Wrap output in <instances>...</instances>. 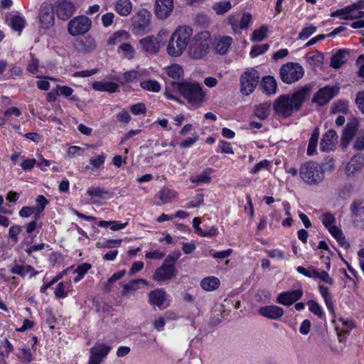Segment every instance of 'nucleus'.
Segmentation results:
<instances>
[{"label": "nucleus", "instance_id": "obj_56", "mask_svg": "<svg viewBox=\"0 0 364 364\" xmlns=\"http://www.w3.org/2000/svg\"><path fill=\"white\" fill-rule=\"evenodd\" d=\"M36 201L40 205L41 208L38 210L36 215V220L39 218L40 214L43 211L46 205L48 203V200L43 195H39L36 198Z\"/></svg>", "mask_w": 364, "mask_h": 364}, {"label": "nucleus", "instance_id": "obj_24", "mask_svg": "<svg viewBox=\"0 0 364 364\" xmlns=\"http://www.w3.org/2000/svg\"><path fill=\"white\" fill-rule=\"evenodd\" d=\"M260 86L263 92L268 95L274 94L277 91V81L271 76L264 77Z\"/></svg>", "mask_w": 364, "mask_h": 364}, {"label": "nucleus", "instance_id": "obj_2", "mask_svg": "<svg viewBox=\"0 0 364 364\" xmlns=\"http://www.w3.org/2000/svg\"><path fill=\"white\" fill-rule=\"evenodd\" d=\"M193 35V29L188 26H181L172 33L167 46V53L171 56L181 55L186 48Z\"/></svg>", "mask_w": 364, "mask_h": 364}, {"label": "nucleus", "instance_id": "obj_12", "mask_svg": "<svg viewBox=\"0 0 364 364\" xmlns=\"http://www.w3.org/2000/svg\"><path fill=\"white\" fill-rule=\"evenodd\" d=\"M177 274L178 270L176 266H171V264L164 262L163 264L155 270L152 278L154 280L159 282H165L176 277Z\"/></svg>", "mask_w": 364, "mask_h": 364}, {"label": "nucleus", "instance_id": "obj_34", "mask_svg": "<svg viewBox=\"0 0 364 364\" xmlns=\"http://www.w3.org/2000/svg\"><path fill=\"white\" fill-rule=\"evenodd\" d=\"M167 75L174 79L178 80L181 78L183 74V68L178 65H172L166 68Z\"/></svg>", "mask_w": 364, "mask_h": 364}, {"label": "nucleus", "instance_id": "obj_55", "mask_svg": "<svg viewBox=\"0 0 364 364\" xmlns=\"http://www.w3.org/2000/svg\"><path fill=\"white\" fill-rule=\"evenodd\" d=\"M139 73L136 70H129L124 73L123 82H129L136 80L139 77Z\"/></svg>", "mask_w": 364, "mask_h": 364}, {"label": "nucleus", "instance_id": "obj_44", "mask_svg": "<svg viewBox=\"0 0 364 364\" xmlns=\"http://www.w3.org/2000/svg\"><path fill=\"white\" fill-rule=\"evenodd\" d=\"M118 51L123 53L124 56L129 60L133 58L134 55V50L129 43H122L118 48Z\"/></svg>", "mask_w": 364, "mask_h": 364}, {"label": "nucleus", "instance_id": "obj_46", "mask_svg": "<svg viewBox=\"0 0 364 364\" xmlns=\"http://www.w3.org/2000/svg\"><path fill=\"white\" fill-rule=\"evenodd\" d=\"M31 60L28 63L27 70L31 74H36L38 72L39 60L35 58L33 53H30Z\"/></svg>", "mask_w": 364, "mask_h": 364}, {"label": "nucleus", "instance_id": "obj_64", "mask_svg": "<svg viewBox=\"0 0 364 364\" xmlns=\"http://www.w3.org/2000/svg\"><path fill=\"white\" fill-rule=\"evenodd\" d=\"M355 102L360 111L364 113V91L357 94Z\"/></svg>", "mask_w": 364, "mask_h": 364}, {"label": "nucleus", "instance_id": "obj_30", "mask_svg": "<svg viewBox=\"0 0 364 364\" xmlns=\"http://www.w3.org/2000/svg\"><path fill=\"white\" fill-rule=\"evenodd\" d=\"M219 284L220 280L215 277H206L200 282L202 289L206 291H213L219 287Z\"/></svg>", "mask_w": 364, "mask_h": 364}, {"label": "nucleus", "instance_id": "obj_28", "mask_svg": "<svg viewBox=\"0 0 364 364\" xmlns=\"http://www.w3.org/2000/svg\"><path fill=\"white\" fill-rule=\"evenodd\" d=\"M318 290H319V292L321 294L322 297L324 299V301H325L327 309L329 310V311L331 314H334L335 311H334V308H333L332 296H331V293L329 292L328 288L325 286L320 285L318 287Z\"/></svg>", "mask_w": 364, "mask_h": 364}, {"label": "nucleus", "instance_id": "obj_43", "mask_svg": "<svg viewBox=\"0 0 364 364\" xmlns=\"http://www.w3.org/2000/svg\"><path fill=\"white\" fill-rule=\"evenodd\" d=\"M91 268V264L88 263H84L81 265H79L77 268L75 270V272H77V276L74 277L73 281L75 282H78L80 280H81L85 273Z\"/></svg>", "mask_w": 364, "mask_h": 364}, {"label": "nucleus", "instance_id": "obj_21", "mask_svg": "<svg viewBox=\"0 0 364 364\" xmlns=\"http://www.w3.org/2000/svg\"><path fill=\"white\" fill-rule=\"evenodd\" d=\"M350 210L353 222H360L364 216V200L360 198L354 200L350 205Z\"/></svg>", "mask_w": 364, "mask_h": 364}, {"label": "nucleus", "instance_id": "obj_51", "mask_svg": "<svg viewBox=\"0 0 364 364\" xmlns=\"http://www.w3.org/2000/svg\"><path fill=\"white\" fill-rule=\"evenodd\" d=\"M336 222L334 215L330 213H324L322 215V223L326 228L333 226Z\"/></svg>", "mask_w": 364, "mask_h": 364}, {"label": "nucleus", "instance_id": "obj_19", "mask_svg": "<svg viewBox=\"0 0 364 364\" xmlns=\"http://www.w3.org/2000/svg\"><path fill=\"white\" fill-rule=\"evenodd\" d=\"M337 139L338 136L335 130L330 129L325 132L321 141V150L326 152L333 150Z\"/></svg>", "mask_w": 364, "mask_h": 364}, {"label": "nucleus", "instance_id": "obj_6", "mask_svg": "<svg viewBox=\"0 0 364 364\" xmlns=\"http://www.w3.org/2000/svg\"><path fill=\"white\" fill-rule=\"evenodd\" d=\"M304 73L303 68L296 63H287L283 65L279 70L281 80L287 84L298 81L302 77Z\"/></svg>", "mask_w": 364, "mask_h": 364}, {"label": "nucleus", "instance_id": "obj_23", "mask_svg": "<svg viewBox=\"0 0 364 364\" xmlns=\"http://www.w3.org/2000/svg\"><path fill=\"white\" fill-rule=\"evenodd\" d=\"M166 299V292L163 289H154L149 294V301L152 306L161 307Z\"/></svg>", "mask_w": 364, "mask_h": 364}, {"label": "nucleus", "instance_id": "obj_22", "mask_svg": "<svg viewBox=\"0 0 364 364\" xmlns=\"http://www.w3.org/2000/svg\"><path fill=\"white\" fill-rule=\"evenodd\" d=\"M364 164V157L360 155H355L351 158L350 161L346 166V173L350 176H353L356 172L359 171Z\"/></svg>", "mask_w": 364, "mask_h": 364}, {"label": "nucleus", "instance_id": "obj_15", "mask_svg": "<svg viewBox=\"0 0 364 364\" xmlns=\"http://www.w3.org/2000/svg\"><path fill=\"white\" fill-rule=\"evenodd\" d=\"M173 9V0H156L155 14L158 18L166 19Z\"/></svg>", "mask_w": 364, "mask_h": 364}, {"label": "nucleus", "instance_id": "obj_42", "mask_svg": "<svg viewBox=\"0 0 364 364\" xmlns=\"http://www.w3.org/2000/svg\"><path fill=\"white\" fill-rule=\"evenodd\" d=\"M141 87L146 90L157 92L160 90L161 86L156 80H146L141 82Z\"/></svg>", "mask_w": 364, "mask_h": 364}, {"label": "nucleus", "instance_id": "obj_32", "mask_svg": "<svg viewBox=\"0 0 364 364\" xmlns=\"http://www.w3.org/2000/svg\"><path fill=\"white\" fill-rule=\"evenodd\" d=\"M159 196L163 203H167L176 198L177 193L173 190L164 187L160 191Z\"/></svg>", "mask_w": 364, "mask_h": 364}, {"label": "nucleus", "instance_id": "obj_17", "mask_svg": "<svg viewBox=\"0 0 364 364\" xmlns=\"http://www.w3.org/2000/svg\"><path fill=\"white\" fill-rule=\"evenodd\" d=\"M55 14L54 7L48 4H44L40 9V21L43 27L48 28L54 23V14Z\"/></svg>", "mask_w": 364, "mask_h": 364}, {"label": "nucleus", "instance_id": "obj_57", "mask_svg": "<svg viewBox=\"0 0 364 364\" xmlns=\"http://www.w3.org/2000/svg\"><path fill=\"white\" fill-rule=\"evenodd\" d=\"M181 255V254L179 251H174L169 254L164 262L171 264V266H175L176 261L179 259Z\"/></svg>", "mask_w": 364, "mask_h": 364}, {"label": "nucleus", "instance_id": "obj_62", "mask_svg": "<svg viewBox=\"0 0 364 364\" xmlns=\"http://www.w3.org/2000/svg\"><path fill=\"white\" fill-rule=\"evenodd\" d=\"M251 20H252V16L250 14H248V13L244 14L242 15L241 21H240V28H241V29L247 28Z\"/></svg>", "mask_w": 364, "mask_h": 364}, {"label": "nucleus", "instance_id": "obj_13", "mask_svg": "<svg viewBox=\"0 0 364 364\" xmlns=\"http://www.w3.org/2000/svg\"><path fill=\"white\" fill-rule=\"evenodd\" d=\"M53 7L57 17L63 21L68 20L76 10L74 4L68 0H59Z\"/></svg>", "mask_w": 364, "mask_h": 364}, {"label": "nucleus", "instance_id": "obj_48", "mask_svg": "<svg viewBox=\"0 0 364 364\" xmlns=\"http://www.w3.org/2000/svg\"><path fill=\"white\" fill-rule=\"evenodd\" d=\"M316 31V27L311 25L304 27L299 34V38L301 40L307 39Z\"/></svg>", "mask_w": 364, "mask_h": 364}, {"label": "nucleus", "instance_id": "obj_33", "mask_svg": "<svg viewBox=\"0 0 364 364\" xmlns=\"http://www.w3.org/2000/svg\"><path fill=\"white\" fill-rule=\"evenodd\" d=\"M139 284H143L144 285H147L148 282L146 280L143 279H136L130 280L127 284H125L123 286L122 294H125L127 292H129V291L136 290L139 288V287H138Z\"/></svg>", "mask_w": 364, "mask_h": 364}, {"label": "nucleus", "instance_id": "obj_26", "mask_svg": "<svg viewBox=\"0 0 364 364\" xmlns=\"http://www.w3.org/2000/svg\"><path fill=\"white\" fill-rule=\"evenodd\" d=\"M348 54V51L346 50H338L331 59V66L333 68H339L346 61V55Z\"/></svg>", "mask_w": 364, "mask_h": 364}, {"label": "nucleus", "instance_id": "obj_50", "mask_svg": "<svg viewBox=\"0 0 364 364\" xmlns=\"http://www.w3.org/2000/svg\"><path fill=\"white\" fill-rule=\"evenodd\" d=\"M353 147L356 150H363L364 149V129L358 132Z\"/></svg>", "mask_w": 364, "mask_h": 364}, {"label": "nucleus", "instance_id": "obj_25", "mask_svg": "<svg viewBox=\"0 0 364 364\" xmlns=\"http://www.w3.org/2000/svg\"><path fill=\"white\" fill-rule=\"evenodd\" d=\"M10 270L11 273L20 275L21 277H24L26 274L30 273V277H32L38 274V272L28 264L19 265L14 264L11 266Z\"/></svg>", "mask_w": 364, "mask_h": 364}, {"label": "nucleus", "instance_id": "obj_11", "mask_svg": "<svg viewBox=\"0 0 364 364\" xmlns=\"http://www.w3.org/2000/svg\"><path fill=\"white\" fill-rule=\"evenodd\" d=\"M338 88L331 86H325L319 89L314 95L312 102L319 106L327 105L338 92Z\"/></svg>", "mask_w": 364, "mask_h": 364}, {"label": "nucleus", "instance_id": "obj_8", "mask_svg": "<svg viewBox=\"0 0 364 364\" xmlns=\"http://www.w3.org/2000/svg\"><path fill=\"white\" fill-rule=\"evenodd\" d=\"M92 21L86 16L72 18L68 23V32L72 36L86 33L91 28Z\"/></svg>", "mask_w": 364, "mask_h": 364}, {"label": "nucleus", "instance_id": "obj_36", "mask_svg": "<svg viewBox=\"0 0 364 364\" xmlns=\"http://www.w3.org/2000/svg\"><path fill=\"white\" fill-rule=\"evenodd\" d=\"M331 17L342 16L344 20L356 19L358 17L350 14L349 7L346 6L343 9H338L331 14Z\"/></svg>", "mask_w": 364, "mask_h": 364}, {"label": "nucleus", "instance_id": "obj_37", "mask_svg": "<svg viewBox=\"0 0 364 364\" xmlns=\"http://www.w3.org/2000/svg\"><path fill=\"white\" fill-rule=\"evenodd\" d=\"M231 6L232 5L230 1H219L213 5V9L217 14H223L228 11L231 9Z\"/></svg>", "mask_w": 364, "mask_h": 364}, {"label": "nucleus", "instance_id": "obj_10", "mask_svg": "<svg viewBox=\"0 0 364 364\" xmlns=\"http://www.w3.org/2000/svg\"><path fill=\"white\" fill-rule=\"evenodd\" d=\"M164 33L159 32L156 36H148L139 40V43L141 49L149 54L159 53L160 48L164 43Z\"/></svg>", "mask_w": 364, "mask_h": 364}, {"label": "nucleus", "instance_id": "obj_14", "mask_svg": "<svg viewBox=\"0 0 364 364\" xmlns=\"http://www.w3.org/2000/svg\"><path fill=\"white\" fill-rule=\"evenodd\" d=\"M358 129V121L357 119H352L348 122L343 131L341 139V145L346 148L352 140Z\"/></svg>", "mask_w": 364, "mask_h": 364}, {"label": "nucleus", "instance_id": "obj_38", "mask_svg": "<svg viewBox=\"0 0 364 364\" xmlns=\"http://www.w3.org/2000/svg\"><path fill=\"white\" fill-rule=\"evenodd\" d=\"M110 349L111 348L109 346H106L104 343H96L95 346L91 348L92 351L95 353L102 358L107 356Z\"/></svg>", "mask_w": 364, "mask_h": 364}, {"label": "nucleus", "instance_id": "obj_31", "mask_svg": "<svg viewBox=\"0 0 364 364\" xmlns=\"http://www.w3.org/2000/svg\"><path fill=\"white\" fill-rule=\"evenodd\" d=\"M270 112V104L264 102L259 105L255 107V114L261 120H264L267 118Z\"/></svg>", "mask_w": 364, "mask_h": 364}, {"label": "nucleus", "instance_id": "obj_9", "mask_svg": "<svg viewBox=\"0 0 364 364\" xmlns=\"http://www.w3.org/2000/svg\"><path fill=\"white\" fill-rule=\"evenodd\" d=\"M259 75L255 70L251 69L245 72L240 77L241 92L245 95H250L259 83Z\"/></svg>", "mask_w": 364, "mask_h": 364}, {"label": "nucleus", "instance_id": "obj_58", "mask_svg": "<svg viewBox=\"0 0 364 364\" xmlns=\"http://www.w3.org/2000/svg\"><path fill=\"white\" fill-rule=\"evenodd\" d=\"M219 148L220 149V152L223 154H233L234 151L230 145V143L225 141H219Z\"/></svg>", "mask_w": 364, "mask_h": 364}, {"label": "nucleus", "instance_id": "obj_7", "mask_svg": "<svg viewBox=\"0 0 364 364\" xmlns=\"http://www.w3.org/2000/svg\"><path fill=\"white\" fill-rule=\"evenodd\" d=\"M151 14L143 9L132 16V31L136 35H144L149 31Z\"/></svg>", "mask_w": 364, "mask_h": 364}, {"label": "nucleus", "instance_id": "obj_18", "mask_svg": "<svg viewBox=\"0 0 364 364\" xmlns=\"http://www.w3.org/2000/svg\"><path fill=\"white\" fill-rule=\"evenodd\" d=\"M259 315L272 320H278L284 316V311L276 305L264 306L258 309Z\"/></svg>", "mask_w": 364, "mask_h": 364}, {"label": "nucleus", "instance_id": "obj_63", "mask_svg": "<svg viewBox=\"0 0 364 364\" xmlns=\"http://www.w3.org/2000/svg\"><path fill=\"white\" fill-rule=\"evenodd\" d=\"M311 321L309 319H305L300 326L299 332L303 335H307L311 330Z\"/></svg>", "mask_w": 364, "mask_h": 364}, {"label": "nucleus", "instance_id": "obj_27", "mask_svg": "<svg viewBox=\"0 0 364 364\" xmlns=\"http://www.w3.org/2000/svg\"><path fill=\"white\" fill-rule=\"evenodd\" d=\"M116 11L122 16H127L132 10V4L129 0H118L115 4Z\"/></svg>", "mask_w": 364, "mask_h": 364}, {"label": "nucleus", "instance_id": "obj_45", "mask_svg": "<svg viewBox=\"0 0 364 364\" xmlns=\"http://www.w3.org/2000/svg\"><path fill=\"white\" fill-rule=\"evenodd\" d=\"M307 305L309 306V309L311 312L318 316L320 318H322L324 316L323 312L321 306L314 300H309L307 302Z\"/></svg>", "mask_w": 364, "mask_h": 364}, {"label": "nucleus", "instance_id": "obj_35", "mask_svg": "<svg viewBox=\"0 0 364 364\" xmlns=\"http://www.w3.org/2000/svg\"><path fill=\"white\" fill-rule=\"evenodd\" d=\"M25 23L23 17L19 15H14L11 18L10 26L14 31L20 33L24 28Z\"/></svg>", "mask_w": 364, "mask_h": 364}, {"label": "nucleus", "instance_id": "obj_4", "mask_svg": "<svg viewBox=\"0 0 364 364\" xmlns=\"http://www.w3.org/2000/svg\"><path fill=\"white\" fill-rule=\"evenodd\" d=\"M210 34L204 31L194 36L188 47V55L193 59H201L209 51Z\"/></svg>", "mask_w": 364, "mask_h": 364}, {"label": "nucleus", "instance_id": "obj_60", "mask_svg": "<svg viewBox=\"0 0 364 364\" xmlns=\"http://www.w3.org/2000/svg\"><path fill=\"white\" fill-rule=\"evenodd\" d=\"M22 228L19 225H13L9 229V237L14 241L17 242L18 235L21 232Z\"/></svg>", "mask_w": 364, "mask_h": 364}, {"label": "nucleus", "instance_id": "obj_54", "mask_svg": "<svg viewBox=\"0 0 364 364\" xmlns=\"http://www.w3.org/2000/svg\"><path fill=\"white\" fill-rule=\"evenodd\" d=\"M82 50L85 51V52H90V51H92L93 50L95 47H96V45H95V41L93 38H85V41H82Z\"/></svg>", "mask_w": 364, "mask_h": 364}, {"label": "nucleus", "instance_id": "obj_61", "mask_svg": "<svg viewBox=\"0 0 364 364\" xmlns=\"http://www.w3.org/2000/svg\"><path fill=\"white\" fill-rule=\"evenodd\" d=\"M296 270L299 273L304 275L306 277H314V270H316V269L313 267H310L309 269H306L304 267L299 266L296 268Z\"/></svg>", "mask_w": 364, "mask_h": 364}, {"label": "nucleus", "instance_id": "obj_49", "mask_svg": "<svg viewBox=\"0 0 364 364\" xmlns=\"http://www.w3.org/2000/svg\"><path fill=\"white\" fill-rule=\"evenodd\" d=\"M269 45L265 43L260 46H255L252 47L250 55L251 57L254 58L260 54L265 53L269 49Z\"/></svg>", "mask_w": 364, "mask_h": 364}, {"label": "nucleus", "instance_id": "obj_20", "mask_svg": "<svg viewBox=\"0 0 364 364\" xmlns=\"http://www.w3.org/2000/svg\"><path fill=\"white\" fill-rule=\"evenodd\" d=\"M232 43V38L230 36H219L213 42V49L215 53L220 55H224L228 50Z\"/></svg>", "mask_w": 364, "mask_h": 364}, {"label": "nucleus", "instance_id": "obj_16", "mask_svg": "<svg viewBox=\"0 0 364 364\" xmlns=\"http://www.w3.org/2000/svg\"><path fill=\"white\" fill-rule=\"evenodd\" d=\"M302 295L303 291L301 289L284 291L278 295L276 301L282 305L291 306L300 299Z\"/></svg>", "mask_w": 364, "mask_h": 364}, {"label": "nucleus", "instance_id": "obj_29", "mask_svg": "<svg viewBox=\"0 0 364 364\" xmlns=\"http://www.w3.org/2000/svg\"><path fill=\"white\" fill-rule=\"evenodd\" d=\"M130 38L129 32L125 31H118L115 32L107 41L108 45H116L122 41H127Z\"/></svg>", "mask_w": 364, "mask_h": 364}, {"label": "nucleus", "instance_id": "obj_47", "mask_svg": "<svg viewBox=\"0 0 364 364\" xmlns=\"http://www.w3.org/2000/svg\"><path fill=\"white\" fill-rule=\"evenodd\" d=\"M314 278H318L331 285L333 284V279L329 276L328 273L324 270L318 271L316 269V270H314Z\"/></svg>", "mask_w": 364, "mask_h": 364}, {"label": "nucleus", "instance_id": "obj_39", "mask_svg": "<svg viewBox=\"0 0 364 364\" xmlns=\"http://www.w3.org/2000/svg\"><path fill=\"white\" fill-rule=\"evenodd\" d=\"M211 169H207L201 174L191 178V181L197 184L208 183L210 181L211 178L209 176Z\"/></svg>", "mask_w": 364, "mask_h": 364}, {"label": "nucleus", "instance_id": "obj_53", "mask_svg": "<svg viewBox=\"0 0 364 364\" xmlns=\"http://www.w3.org/2000/svg\"><path fill=\"white\" fill-rule=\"evenodd\" d=\"M130 111L133 114L138 115L141 114H145L146 112V108L144 103H137L131 106Z\"/></svg>", "mask_w": 364, "mask_h": 364}, {"label": "nucleus", "instance_id": "obj_5", "mask_svg": "<svg viewBox=\"0 0 364 364\" xmlns=\"http://www.w3.org/2000/svg\"><path fill=\"white\" fill-rule=\"evenodd\" d=\"M300 177L309 185H316L323 181L324 173L320 164L315 161L303 164L299 169Z\"/></svg>", "mask_w": 364, "mask_h": 364}, {"label": "nucleus", "instance_id": "obj_41", "mask_svg": "<svg viewBox=\"0 0 364 364\" xmlns=\"http://www.w3.org/2000/svg\"><path fill=\"white\" fill-rule=\"evenodd\" d=\"M267 31V27L265 25L262 26L258 30H255L252 33L251 40L252 41H262L266 37Z\"/></svg>", "mask_w": 364, "mask_h": 364}, {"label": "nucleus", "instance_id": "obj_3", "mask_svg": "<svg viewBox=\"0 0 364 364\" xmlns=\"http://www.w3.org/2000/svg\"><path fill=\"white\" fill-rule=\"evenodd\" d=\"M171 85L192 106L198 107L205 100V92L199 83L189 82H172Z\"/></svg>", "mask_w": 364, "mask_h": 364}, {"label": "nucleus", "instance_id": "obj_59", "mask_svg": "<svg viewBox=\"0 0 364 364\" xmlns=\"http://www.w3.org/2000/svg\"><path fill=\"white\" fill-rule=\"evenodd\" d=\"M55 295L58 299H63L67 296L65 287L63 282L59 283L55 290Z\"/></svg>", "mask_w": 364, "mask_h": 364}, {"label": "nucleus", "instance_id": "obj_52", "mask_svg": "<svg viewBox=\"0 0 364 364\" xmlns=\"http://www.w3.org/2000/svg\"><path fill=\"white\" fill-rule=\"evenodd\" d=\"M105 160V154H102L94 157H91L90 159V164L95 168L100 167Z\"/></svg>", "mask_w": 364, "mask_h": 364}, {"label": "nucleus", "instance_id": "obj_1", "mask_svg": "<svg viewBox=\"0 0 364 364\" xmlns=\"http://www.w3.org/2000/svg\"><path fill=\"white\" fill-rule=\"evenodd\" d=\"M311 87L304 86L291 95H281L274 103L275 112L284 117H290L293 112L298 111L301 107L305 100L311 95Z\"/></svg>", "mask_w": 364, "mask_h": 364}, {"label": "nucleus", "instance_id": "obj_40", "mask_svg": "<svg viewBox=\"0 0 364 364\" xmlns=\"http://www.w3.org/2000/svg\"><path fill=\"white\" fill-rule=\"evenodd\" d=\"M87 194L92 197L97 198H105V196L110 197L111 194L109 191H106L102 188H90L87 191Z\"/></svg>", "mask_w": 364, "mask_h": 364}]
</instances>
